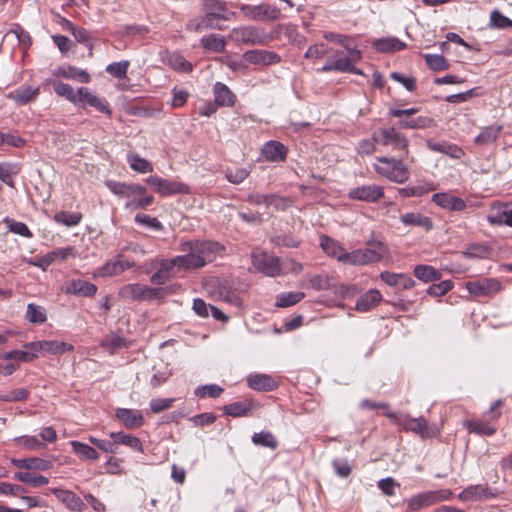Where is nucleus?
Here are the masks:
<instances>
[{
  "instance_id": "obj_57",
  "label": "nucleus",
  "mask_w": 512,
  "mask_h": 512,
  "mask_svg": "<svg viewBox=\"0 0 512 512\" xmlns=\"http://www.w3.org/2000/svg\"><path fill=\"white\" fill-rule=\"evenodd\" d=\"M427 66L433 71H444L449 68L447 59L439 54H425Z\"/></svg>"
},
{
  "instance_id": "obj_38",
  "label": "nucleus",
  "mask_w": 512,
  "mask_h": 512,
  "mask_svg": "<svg viewBox=\"0 0 512 512\" xmlns=\"http://www.w3.org/2000/svg\"><path fill=\"white\" fill-rule=\"evenodd\" d=\"M488 221L493 225H507L512 227V209L507 206L500 207L488 215Z\"/></svg>"
},
{
  "instance_id": "obj_28",
  "label": "nucleus",
  "mask_w": 512,
  "mask_h": 512,
  "mask_svg": "<svg viewBox=\"0 0 512 512\" xmlns=\"http://www.w3.org/2000/svg\"><path fill=\"white\" fill-rule=\"evenodd\" d=\"M380 278L389 286L397 287L399 289L407 290L415 285V281L406 274L384 271L380 274Z\"/></svg>"
},
{
  "instance_id": "obj_25",
  "label": "nucleus",
  "mask_w": 512,
  "mask_h": 512,
  "mask_svg": "<svg viewBox=\"0 0 512 512\" xmlns=\"http://www.w3.org/2000/svg\"><path fill=\"white\" fill-rule=\"evenodd\" d=\"M51 491L56 498L64 503L70 510L78 512L84 510L85 503L74 492L59 488H53Z\"/></svg>"
},
{
  "instance_id": "obj_27",
  "label": "nucleus",
  "mask_w": 512,
  "mask_h": 512,
  "mask_svg": "<svg viewBox=\"0 0 512 512\" xmlns=\"http://www.w3.org/2000/svg\"><path fill=\"white\" fill-rule=\"evenodd\" d=\"M12 464L20 469L46 471L53 467V462L38 457L12 459Z\"/></svg>"
},
{
  "instance_id": "obj_4",
  "label": "nucleus",
  "mask_w": 512,
  "mask_h": 512,
  "mask_svg": "<svg viewBox=\"0 0 512 512\" xmlns=\"http://www.w3.org/2000/svg\"><path fill=\"white\" fill-rule=\"evenodd\" d=\"M203 7L205 11L203 22L206 29L223 30L225 27L222 22L232 19L235 15L233 11L228 9L227 4L220 0H204Z\"/></svg>"
},
{
  "instance_id": "obj_24",
  "label": "nucleus",
  "mask_w": 512,
  "mask_h": 512,
  "mask_svg": "<svg viewBox=\"0 0 512 512\" xmlns=\"http://www.w3.org/2000/svg\"><path fill=\"white\" fill-rule=\"evenodd\" d=\"M432 201L436 205L450 211H462L466 207L463 199L449 193H436L432 196Z\"/></svg>"
},
{
  "instance_id": "obj_60",
  "label": "nucleus",
  "mask_w": 512,
  "mask_h": 512,
  "mask_svg": "<svg viewBox=\"0 0 512 512\" xmlns=\"http://www.w3.org/2000/svg\"><path fill=\"white\" fill-rule=\"evenodd\" d=\"M490 253L491 249L483 244H471L463 251L466 258H486Z\"/></svg>"
},
{
  "instance_id": "obj_20",
  "label": "nucleus",
  "mask_w": 512,
  "mask_h": 512,
  "mask_svg": "<svg viewBox=\"0 0 512 512\" xmlns=\"http://www.w3.org/2000/svg\"><path fill=\"white\" fill-rule=\"evenodd\" d=\"M115 416L128 429H137L144 423L142 412L137 409L118 408Z\"/></svg>"
},
{
  "instance_id": "obj_43",
  "label": "nucleus",
  "mask_w": 512,
  "mask_h": 512,
  "mask_svg": "<svg viewBox=\"0 0 512 512\" xmlns=\"http://www.w3.org/2000/svg\"><path fill=\"white\" fill-rule=\"evenodd\" d=\"M251 440L256 446L266 447L272 450H275L278 447V441L270 431L254 433Z\"/></svg>"
},
{
  "instance_id": "obj_52",
  "label": "nucleus",
  "mask_w": 512,
  "mask_h": 512,
  "mask_svg": "<svg viewBox=\"0 0 512 512\" xmlns=\"http://www.w3.org/2000/svg\"><path fill=\"white\" fill-rule=\"evenodd\" d=\"M19 171L20 168L16 164L0 163V180L13 188L15 183L12 177L17 175Z\"/></svg>"
},
{
  "instance_id": "obj_58",
  "label": "nucleus",
  "mask_w": 512,
  "mask_h": 512,
  "mask_svg": "<svg viewBox=\"0 0 512 512\" xmlns=\"http://www.w3.org/2000/svg\"><path fill=\"white\" fill-rule=\"evenodd\" d=\"M128 162L130 167L136 172L148 173L153 171L152 164L137 154L128 156Z\"/></svg>"
},
{
  "instance_id": "obj_2",
  "label": "nucleus",
  "mask_w": 512,
  "mask_h": 512,
  "mask_svg": "<svg viewBox=\"0 0 512 512\" xmlns=\"http://www.w3.org/2000/svg\"><path fill=\"white\" fill-rule=\"evenodd\" d=\"M406 157H377L373 165L375 171L388 180L402 184L409 179L410 173L407 166L403 163Z\"/></svg>"
},
{
  "instance_id": "obj_10",
  "label": "nucleus",
  "mask_w": 512,
  "mask_h": 512,
  "mask_svg": "<svg viewBox=\"0 0 512 512\" xmlns=\"http://www.w3.org/2000/svg\"><path fill=\"white\" fill-rule=\"evenodd\" d=\"M146 183L151 185L154 190L161 196H170L175 194L187 193L188 188L185 184L159 176H150L146 179Z\"/></svg>"
},
{
  "instance_id": "obj_59",
  "label": "nucleus",
  "mask_w": 512,
  "mask_h": 512,
  "mask_svg": "<svg viewBox=\"0 0 512 512\" xmlns=\"http://www.w3.org/2000/svg\"><path fill=\"white\" fill-rule=\"evenodd\" d=\"M141 284H126L119 290V296L126 301H140Z\"/></svg>"
},
{
  "instance_id": "obj_17",
  "label": "nucleus",
  "mask_w": 512,
  "mask_h": 512,
  "mask_svg": "<svg viewBox=\"0 0 512 512\" xmlns=\"http://www.w3.org/2000/svg\"><path fill=\"white\" fill-rule=\"evenodd\" d=\"M243 60L254 65H271L280 62V56L267 50H249L243 54Z\"/></svg>"
},
{
  "instance_id": "obj_6",
  "label": "nucleus",
  "mask_w": 512,
  "mask_h": 512,
  "mask_svg": "<svg viewBox=\"0 0 512 512\" xmlns=\"http://www.w3.org/2000/svg\"><path fill=\"white\" fill-rule=\"evenodd\" d=\"M228 38L237 44L246 45H264L268 40L264 30L255 26L235 27L230 31Z\"/></svg>"
},
{
  "instance_id": "obj_22",
  "label": "nucleus",
  "mask_w": 512,
  "mask_h": 512,
  "mask_svg": "<svg viewBox=\"0 0 512 512\" xmlns=\"http://www.w3.org/2000/svg\"><path fill=\"white\" fill-rule=\"evenodd\" d=\"M248 386L257 391L269 392L278 387L277 382L268 374L254 373L247 377Z\"/></svg>"
},
{
  "instance_id": "obj_15",
  "label": "nucleus",
  "mask_w": 512,
  "mask_h": 512,
  "mask_svg": "<svg viewBox=\"0 0 512 512\" xmlns=\"http://www.w3.org/2000/svg\"><path fill=\"white\" fill-rule=\"evenodd\" d=\"M319 245L328 257L335 258L339 262L347 265L345 256L349 255L350 252H347L341 243L329 236L322 235Z\"/></svg>"
},
{
  "instance_id": "obj_32",
  "label": "nucleus",
  "mask_w": 512,
  "mask_h": 512,
  "mask_svg": "<svg viewBox=\"0 0 512 512\" xmlns=\"http://www.w3.org/2000/svg\"><path fill=\"white\" fill-rule=\"evenodd\" d=\"M381 300V293L376 289H371L357 300L355 308L359 312H367L378 305Z\"/></svg>"
},
{
  "instance_id": "obj_62",
  "label": "nucleus",
  "mask_w": 512,
  "mask_h": 512,
  "mask_svg": "<svg viewBox=\"0 0 512 512\" xmlns=\"http://www.w3.org/2000/svg\"><path fill=\"white\" fill-rule=\"evenodd\" d=\"M224 389L217 384H208L198 387L195 390V395L199 398H216L223 393Z\"/></svg>"
},
{
  "instance_id": "obj_42",
  "label": "nucleus",
  "mask_w": 512,
  "mask_h": 512,
  "mask_svg": "<svg viewBox=\"0 0 512 512\" xmlns=\"http://www.w3.org/2000/svg\"><path fill=\"white\" fill-rule=\"evenodd\" d=\"M464 426L470 433H475L481 436H491L496 432V429L488 423L481 420H466Z\"/></svg>"
},
{
  "instance_id": "obj_23",
  "label": "nucleus",
  "mask_w": 512,
  "mask_h": 512,
  "mask_svg": "<svg viewBox=\"0 0 512 512\" xmlns=\"http://www.w3.org/2000/svg\"><path fill=\"white\" fill-rule=\"evenodd\" d=\"M287 148L279 141H268L262 148V156L271 162H281L287 157Z\"/></svg>"
},
{
  "instance_id": "obj_47",
  "label": "nucleus",
  "mask_w": 512,
  "mask_h": 512,
  "mask_svg": "<svg viewBox=\"0 0 512 512\" xmlns=\"http://www.w3.org/2000/svg\"><path fill=\"white\" fill-rule=\"evenodd\" d=\"M308 281L310 287L316 291L329 290L333 284V278L326 273L311 275Z\"/></svg>"
},
{
  "instance_id": "obj_49",
  "label": "nucleus",
  "mask_w": 512,
  "mask_h": 512,
  "mask_svg": "<svg viewBox=\"0 0 512 512\" xmlns=\"http://www.w3.org/2000/svg\"><path fill=\"white\" fill-rule=\"evenodd\" d=\"M432 119L424 116H419L413 119L401 118L398 122L400 128L404 129H423L430 127Z\"/></svg>"
},
{
  "instance_id": "obj_50",
  "label": "nucleus",
  "mask_w": 512,
  "mask_h": 512,
  "mask_svg": "<svg viewBox=\"0 0 512 512\" xmlns=\"http://www.w3.org/2000/svg\"><path fill=\"white\" fill-rule=\"evenodd\" d=\"M165 63L177 71L189 72L192 70L191 64L182 55L176 52L169 54Z\"/></svg>"
},
{
  "instance_id": "obj_8",
  "label": "nucleus",
  "mask_w": 512,
  "mask_h": 512,
  "mask_svg": "<svg viewBox=\"0 0 512 512\" xmlns=\"http://www.w3.org/2000/svg\"><path fill=\"white\" fill-rule=\"evenodd\" d=\"M240 10L247 17L255 21H275L282 17L281 10L271 4H243L241 5Z\"/></svg>"
},
{
  "instance_id": "obj_5",
  "label": "nucleus",
  "mask_w": 512,
  "mask_h": 512,
  "mask_svg": "<svg viewBox=\"0 0 512 512\" xmlns=\"http://www.w3.org/2000/svg\"><path fill=\"white\" fill-rule=\"evenodd\" d=\"M374 140L378 145L390 147L393 152H400L399 156L408 157L409 155V140L393 127L375 130Z\"/></svg>"
},
{
  "instance_id": "obj_18",
  "label": "nucleus",
  "mask_w": 512,
  "mask_h": 512,
  "mask_svg": "<svg viewBox=\"0 0 512 512\" xmlns=\"http://www.w3.org/2000/svg\"><path fill=\"white\" fill-rule=\"evenodd\" d=\"M62 291L66 294L91 297L96 294L97 286L91 282L77 279L66 282L62 287Z\"/></svg>"
},
{
  "instance_id": "obj_36",
  "label": "nucleus",
  "mask_w": 512,
  "mask_h": 512,
  "mask_svg": "<svg viewBox=\"0 0 512 512\" xmlns=\"http://www.w3.org/2000/svg\"><path fill=\"white\" fill-rule=\"evenodd\" d=\"M70 446L72 447V451L81 459V460H91L96 461L99 459V453L88 444L82 443L77 440L70 441Z\"/></svg>"
},
{
  "instance_id": "obj_45",
  "label": "nucleus",
  "mask_w": 512,
  "mask_h": 512,
  "mask_svg": "<svg viewBox=\"0 0 512 512\" xmlns=\"http://www.w3.org/2000/svg\"><path fill=\"white\" fill-rule=\"evenodd\" d=\"M421 494L425 500L426 505L429 507L441 501L450 499L453 495V492L449 489H442L434 491H425L422 492Z\"/></svg>"
},
{
  "instance_id": "obj_61",
  "label": "nucleus",
  "mask_w": 512,
  "mask_h": 512,
  "mask_svg": "<svg viewBox=\"0 0 512 512\" xmlns=\"http://www.w3.org/2000/svg\"><path fill=\"white\" fill-rule=\"evenodd\" d=\"M30 392L26 388H17L8 392H0V401L16 402L27 399Z\"/></svg>"
},
{
  "instance_id": "obj_53",
  "label": "nucleus",
  "mask_w": 512,
  "mask_h": 512,
  "mask_svg": "<svg viewBox=\"0 0 512 512\" xmlns=\"http://www.w3.org/2000/svg\"><path fill=\"white\" fill-rule=\"evenodd\" d=\"M3 222L8 228V230L14 234L20 235L25 238H31L33 236L28 226L23 222L16 221L9 217L4 218Z\"/></svg>"
},
{
  "instance_id": "obj_33",
  "label": "nucleus",
  "mask_w": 512,
  "mask_h": 512,
  "mask_svg": "<svg viewBox=\"0 0 512 512\" xmlns=\"http://www.w3.org/2000/svg\"><path fill=\"white\" fill-rule=\"evenodd\" d=\"M109 436L114 440V443L116 444V450L118 449V445H125L137 452L143 451L142 443L138 437L126 434L124 432H111Z\"/></svg>"
},
{
  "instance_id": "obj_16",
  "label": "nucleus",
  "mask_w": 512,
  "mask_h": 512,
  "mask_svg": "<svg viewBox=\"0 0 512 512\" xmlns=\"http://www.w3.org/2000/svg\"><path fill=\"white\" fill-rule=\"evenodd\" d=\"M488 485H470L458 494V499L462 501H480L496 497Z\"/></svg>"
},
{
  "instance_id": "obj_54",
  "label": "nucleus",
  "mask_w": 512,
  "mask_h": 512,
  "mask_svg": "<svg viewBox=\"0 0 512 512\" xmlns=\"http://www.w3.org/2000/svg\"><path fill=\"white\" fill-rule=\"evenodd\" d=\"M167 289H161V287H150L147 285H141L140 301H150L153 299H163L167 296Z\"/></svg>"
},
{
  "instance_id": "obj_40",
  "label": "nucleus",
  "mask_w": 512,
  "mask_h": 512,
  "mask_svg": "<svg viewBox=\"0 0 512 512\" xmlns=\"http://www.w3.org/2000/svg\"><path fill=\"white\" fill-rule=\"evenodd\" d=\"M52 85L55 93L58 96L66 98L68 101L75 105L79 103V90L75 93L71 85L60 81H53Z\"/></svg>"
},
{
  "instance_id": "obj_41",
  "label": "nucleus",
  "mask_w": 512,
  "mask_h": 512,
  "mask_svg": "<svg viewBox=\"0 0 512 512\" xmlns=\"http://www.w3.org/2000/svg\"><path fill=\"white\" fill-rule=\"evenodd\" d=\"M201 45L212 52L221 53L225 51L226 41L223 36L211 34L201 39Z\"/></svg>"
},
{
  "instance_id": "obj_21",
  "label": "nucleus",
  "mask_w": 512,
  "mask_h": 512,
  "mask_svg": "<svg viewBox=\"0 0 512 512\" xmlns=\"http://www.w3.org/2000/svg\"><path fill=\"white\" fill-rule=\"evenodd\" d=\"M40 94V87L21 86L11 91L7 98L14 101L16 105L21 106L34 101Z\"/></svg>"
},
{
  "instance_id": "obj_3",
  "label": "nucleus",
  "mask_w": 512,
  "mask_h": 512,
  "mask_svg": "<svg viewBox=\"0 0 512 512\" xmlns=\"http://www.w3.org/2000/svg\"><path fill=\"white\" fill-rule=\"evenodd\" d=\"M365 249L351 251L345 256L347 265L363 266L380 262L387 253L386 246L378 240H369Z\"/></svg>"
},
{
  "instance_id": "obj_1",
  "label": "nucleus",
  "mask_w": 512,
  "mask_h": 512,
  "mask_svg": "<svg viewBox=\"0 0 512 512\" xmlns=\"http://www.w3.org/2000/svg\"><path fill=\"white\" fill-rule=\"evenodd\" d=\"M224 250V247L215 241L195 240L185 241L180 244L181 255L186 265V270H195L211 263L217 255Z\"/></svg>"
},
{
  "instance_id": "obj_64",
  "label": "nucleus",
  "mask_w": 512,
  "mask_h": 512,
  "mask_svg": "<svg viewBox=\"0 0 512 512\" xmlns=\"http://www.w3.org/2000/svg\"><path fill=\"white\" fill-rule=\"evenodd\" d=\"M250 174V170L248 168H235V169H227L225 172L226 179L233 184L242 183Z\"/></svg>"
},
{
  "instance_id": "obj_44",
  "label": "nucleus",
  "mask_w": 512,
  "mask_h": 512,
  "mask_svg": "<svg viewBox=\"0 0 512 512\" xmlns=\"http://www.w3.org/2000/svg\"><path fill=\"white\" fill-rule=\"evenodd\" d=\"M14 479L29 484L33 487L45 486L49 483V479L43 475H33L30 472H15Z\"/></svg>"
},
{
  "instance_id": "obj_29",
  "label": "nucleus",
  "mask_w": 512,
  "mask_h": 512,
  "mask_svg": "<svg viewBox=\"0 0 512 512\" xmlns=\"http://www.w3.org/2000/svg\"><path fill=\"white\" fill-rule=\"evenodd\" d=\"M214 101L217 106H233L236 101L235 94L228 88L227 85L216 82L213 87Z\"/></svg>"
},
{
  "instance_id": "obj_19",
  "label": "nucleus",
  "mask_w": 512,
  "mask_h": 512,
  "mask_svg": "<svg viewBox=\"0 0 512 512\" xmlns=\"http://www.w3.org/2000/svg\"><path fill=\"white\" fill-rule=\"evenodd\" d=\"M79 95V103H77L78 106H83L84 103H87L99 112L104 113L106 115H111L112 111L106 99L100 98L92 94L86 87L79 88Z\"/></svg>"
},
{
  "instance_id": "obj_51",
  "label": "nucleus",
  "mask_w": 512,
  "mask_h": 512,
  "mask_svg": "<svg viewBox=\"0 0 512 512\" xmlns=\"http://www.w3.org/2000/svg\"><path fill=\"white\" fill-rule=\"evenodd\" d=\"M26 318L34 324H42L47 320L46 311L42 306L29 303L27 305Z\"/></svg>"
},
{
  "instance_id": "obj_34",
  "label": "nucleus",
  "mask_w": 512,
  "mask_h": 512,
  "mask_svg": "<svg viewBox=\"0 0 512 512\" xmlns=\"http://www.w3.org/2000/svg\"><path fill=\"white\" fill-rule=\"evenodd\" d=\"M373 47L383 53L403 50L406 44L396 37H384L376 40Z\"/></svg>"
},
{
  "instance_id": "obj_7",
  "label": "nucleus",
  "mask_w": 512,
  "mask_h": 512,
  "mask_svg": "<svg viewBox=\"0 0 512 512\" xmlns=\"http://www.w3.org/2000/svg\"><path fill=\"white\" fill-rule=\"evenodd\" d=\"M180 259H182L181 255L162 260L160 267L150 278L151 283L161 287L175 277L177 268L187 271L185 263Z\"/></svg>"
},
{
  "instance_id": "obj_26",
  "label": "nucleus",
  "mask_w": 512,
  "mask_h": 512,
  "mask_svg": "<svg viewBox=\"0 0 512 512\" xmlns=\"http://www.w3.org/2000/svg\"><path fill=\"white\" fill-rule=\"evenodd\" d=\"M123 272L124 271H123V264L121 262V253H118L115 257L108 260L104 265L98 267L94 271L93 277L94 278H97V277L106 278V277H112V276L119 275Z\"/></svg>"
},
{
  "instance_id": "obj_55",
  "label": "nucleus",
  "mask_w": 512,
  "mask_h": 512,
  "mask_svg": "<svg viewBox=\"0 0 512 512\" xmlns=\"http://www.w3.org/2000/svg\"><path fill=\"white\" fill-rule=\"evenodd\" d=\"M130 62L123 60L119 62H112L106 66V72L117 79H124L127 77Z\"/></svg>"
},
{
  "instance_id": "obj_13",
  "label": "nucleus",
  "mask_w": 512,
  "mask_h": 512,
  "mask_svg": "<svg viewBox=\"0 0 512 512\" xmlns=\"http://www.w3.org/2000/svg\"><path fill=\"white\" fill-rule=\"evenodd\" d=\"M387 416L401 425L405 430L412 431L422 436L427 430V421L423 417L411 418L407 415H398L390 412H387Z\"/></svg>"
},
{
  "instance_id": "obj_31",
  "label": "nucleus",
  "mask_w": 512,
  "mask_h": 512,
  "mask_svg": "<svg viewBox=\"0 0 512 512\" xmlns=\"http://www.w3.org/2000/svg\"><path fill=\"white\" fill-rule=\"evenodd\" d=\"M258 404L252 400L238 401L224 406V413L232 417H243L248 416L255 409Z\"/></svg>"
},
{
  "instance_id": "obj_37",
  "label": "nucleus",
  "mask_w": 512,
  "mask_h": 512,
  "mask_svg": "<svg viewBox=\"0 0 512 512\" xmlns=\"http://www.w3.org/2000/svg\"><path fill=\"white\" fill-rule=\"evenodd\" d=\"M401 222L407 226H418L424 228L426 231L432 229L433 224L430 218L420 213H405L400 217Z\"/></svg>"
},
{
  "instance_id": "obj_48",
  "label": "nucleus",
  "mask_w": 512,
  "mask_h": 512,
  "mask_svg": "<svg viewBox=\"0 0 512 512\" xmlns=\"http://www.w3.org/2000/svg\"><path fill=\"white\" fill-rule=\"evenodd\" d=\"M305 297L303 292H284L276 297L277 307H290L300 302Z\"/></svg>"
},
{
  "instance_id": "obj_63",
  "label": "nucleus",
  "mask_w": 512,
  "mask_h": 512,
  "mask_svg": "<svg viewBox=\"0 0 512 512\" xmlns=\"http://www.w3.org/2000/svg\"><path fill=\"white\" fill-rule=\"evenodd\" d=\"M292 205V201L287 197H282L277 194H268L266 207H274L276 210L284 211Z\"/></svg>"
},
{
  "instance_id": "obj_46",
  "label": "nucleus",
  "mask_w": 512,
  "mask_h": 512,
  "mask_svg": "<svg viewBox=\"0 0 512 512\" xmlns=\"http://www.w3.org/2000/svg\"><path fill=\"white\" fill-rule=\"evenodd\" d=\"M54 220L67 227L77 226L82 220L80 212L59 211L54 215Z\"/></svg>"
},
{
  "instance_id": "obj_9",
  "label": "nucleus",
  "mask_w": 512,
  "mask_h": 512,
  "mask_svg": "<svg viewBox=\"0 0 512 512\" xmlns=\"http://www.w3.org/2000/svg\"><path fill=\"white\" fill-rule=\"evenodd\" d=\"M256 270L270 276H278L281 272L280 259L262 251H254L251 255Z\"/></svg>"
},
{
  "instance_id": "obj_30",
  "label": "nucleus",
  "mask_w": 512,
  "mask_h": 512,
  "mask_svg": "<svg viewBox=\"0 0 512 512\" xmlns=\"http://www.w3.org/2000/svg\"><path fill=\"white\" fill-rule=\"evenodd\" d=\"M502 130L503 126L499 124L486 126L474 138V143L479 146H486L494 143L499 138Z\"/></svg>"
},
{
  "instance_id": "obj_14",
  "label": "nucleus",
  "mask_w": 512,
  "mask_h": 512,
  "mask_svg": "<svg viewBox=\"0 0 512 512\" xmlns=\"http://www.w3.org/2000/svg\"><path fill=\"white\" fill-rule=\"evenodd\" d=\"M348 196L353 200L376 202L384 196V190L378 185H363L352 189Z\"/></svg>"
},
{
  "instance_id": "obj_39",
  "label": "nucleus",
  "mask_w": 512,
  "mask_h": 512,
  "mask_svg": "<svg viewBox=\"0 0 512 512\" xmlns=\"http://www.w3.org/2000/svg\"><path fill=\"white\" fill-rule=\"evenodd\" d=\"M335 71L342 73L361 74L353 63L344 55L342 51H337L333 57Z\"/></svg>"
},
{
  "instance_id": "obj_11",
  "label": "nucleus",
  "mask_w": 512,
  "mask_h": 512,
  "mask_svg": "<svg viewBox=\"0 0 512 512\" xmlns=\"http://www.w3.org/2000/svg\"><path fill=\"white\" fill-rule=\"evenodd\" d=\"M468 292L475 297H486L497 293L501 289L498 280L492 278H484L476 281H469L465 284Z\"/></svg>"
},
{
  "instance_id": "obj_35",
  "label": "nucleus",
  "mask_w": 512,
  "mask_h": 512,
  "mask_svg": "<svg viewBox=\"0 0 512 512\" xmlns=\"http://www.w3.org/2000/svg\"><path fill=\"white\" fill-rule=\"evenodd\" d=\"M413 273L417 279L425 283L438 281L442 277V274L439 270L431 265L425 264L415 266Z\"/></svg>"
},
{
  "instance_id": "obj_56",
  "label": "nucleus",
  "mask_w": 512,
  "mask_h": 512,
  "mask_svg": "<svg viewBox=\"0 0 512 512\" xmlns=\"http://www.w3.org/2000/svg\"><path fill=\"white\" fill-rule=\"evenodd\" d=\"M101 346L110 354H114L118 349L126 347V340L118 335L111 334L102 340Z\"/></svg>"
},
{
  "instance_id": "obj_12",
  "label": "nucleus",
  "mask_w": 512,
  "mask_h": 512,
  "mask_svg": "<svg viewBox=\"0 0 512 512\" xmlns=\"http://www.w3.org/2000/svg\"><path fill=\"white\" fill-rule=\"evenodd\" d=\"M24 347L36 352H45L48 354L58 355L66 351L73 350V346L63 341H35L24 344Z\"/></svg>"
}]
</instances>
